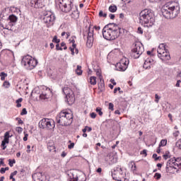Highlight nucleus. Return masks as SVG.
<instances>
[{"mask_svg":"<svg viewBox=\"0 0 181 181\" xmlns=\"http://www.w3.org/2000/svg\"><path fill=\"white\" fill-rule=\"evenodd\" d=\"M161 12L165 19H175L180 13V6L176 1H170L163 6Z\"/></svg>","mask_w":181,"mask_h":181,"instance_id":"nucleus-1","label":"nucleus"},{"mask_svg":"<svg viewBox=\"0 0 181 181\" xmlns=\"http://www.w3.org/2000/svg\"><path fill=\"white\" fill-rule=\"evenodd\" d=\"M121 33V28L115 23H110L103 29V36L106 40H115Z\"/></svg>","mask_w":181,"mask_h":181,"instance_id":"nucleus-2","label":"nucleus"},{"mask_svg":"<svg viewBox=\"0 0 181 181\" xmlns=\"http://www.w3.org/2000/svg\"><path fill=\"white\" fill-rule=\"evenodd\" d=\"M139 22L146 28H152L155 23L153 13L149 9H144L139 13Z\"/></svg>","mask_w":181,"mask_h":181,"instance_id":"nucleus-3","label":"nucleus"},{"mask_svg":"<svg viewBox=\"0 0 181 181\" xmlns=\"http://www.w3.org/2000/svg\"><path fill=\"white\" fill-rule=\"evenodd\" d=\"M56 121L62 127H69V125L73 124V115L63 110L57 115Z\"/></svg>","mask_w":181,"mask_h":181,"instance_id":"nucleus-4","label":"nucleus"},{"mask_svg":"<svg viewBox=\"0 0 181 181\" xmlns=\"http://www.w3.org/2000/svg\"><path fill=\"white\" fill-rule=\"evenodd\" d=\"M158 57L163 62V63H166L170 60V54L169 53V50L166 49V45L160 44L158 48L157 49Z\"/></svg>","mask_w":181,"mask_h":181,"instance_id":"nucleus-5","label":"nucleus"},{"mask_svg":"<svg viewBox=\"0 0 181 181\" xmlns=\"http://www.w3.org/2000/svg\"><path fill=\"white\" fill-rule=\"evenodd\" d=\"M37 59L28 54L23 57L21 61L22 66H24L27 70H33L37 66Z\"/></svg>","mask_w":181,"mask_h":181,"instance_id":"nucleus-6","label":"nucleus"},{"mask_svg":"<svg viewBox=\"0 0 181 181\" xmlns=\"http://www.w3.org/2000/svg\"><path fill=\"white\" fill-rule=\"evenodd\" d=\"M42 16V22L46 24L47 28H50V26L54 25L56 16L52 11H45Z\"/></svg>","mask_w":181,"mask_h":181,"instance_id":"nucleus-7","label":"nucleus"},{"mask_svg":"<svg viewBox=\"0 0 181 181\" xmlns=\"http://www.w3.org/2000/svg\"><path fill=\"white\" fill-rule=\"evenodd\" d=\"M39 127L42 129H45V128L47 129H54L56 124L52 119L44 118L39 122Z\"/></svg>","mask_w":181,"mask_h":181,"instance_id":"nucleus-8","label":"nucleus"},{"mask_svg":"<svg viewBox=\"0 0 181 181\" xmlns=\"http://www.w3.org/2000/svg\"><path fill=\"white\" fill-rule=\"evenodd\" d=\"M59 4L62 12H70L73 9V0H59Z\"/></svg>","mask_w":181,"mask_h":181,"instance_id":"nucleus-9","label":"nucleus"},{"mask_svg":"<svg viewBox=\"0 0 181 181\" xmlns=\"http://www.w3.org/2000/svg\"><path fill=\"white\" fill-rule=\"evenodd\" d=\"M144 51L145 49L144 48V45L139 42H137L134 45L133 49H132V56H133L134 59H139Z\"/></svg>","mask_w":181,"mask_h":181,"instance_id":"nucleus-10","label":"nucleus"},{"mask_svg":"<svg viewBox=\"0 0 181 181\" xmlns=\"http://www.w3.org/2000/svg\"><path fill=\"white\" fill-rule=\"evenodd\" d=\"M129 64V59L127 57H123L119 62L116 64V70H118L119 71H125V70L128 69Z\"/></svg>","mask_w":181,"mask_h":181,"instance_id":"nucleus-11","label":"nucleus"},{"mask_svg":"<svg viewBox=\"0 0 181 181\" xmlns=\"http://www.w3.org/2000/svg\"><path fill=\"white\" fill-rule=\"evenodd\" d=\"M63 93L65 94L68 103H74V101H76V98H74V92H73L71 88L65 87L63 88Z\"/></svg>","mask_w":181,"mask_h":181,"instance_id":"nucleus-12","label":"nucleus"},{"mask_svg":"<svg viewBox=\"0 0 181 181\" xmlns=\"http://www.w3.org/2000/svg\"><path fill=\"white\" fill-rule=\"evenodd\" d=\"M124 171H122L121 167L115 168L113 172H112V177H113L115 180H118V179H121L124 177Z\"/></svg>","mask_w":181,"mask_h":181,"instance_id":"nucleus-13","label":"nucleus"},{"mask_svg":"<svg viewBox=\"0 0 181 181\" xmlns=\"http://www.w3.org/2000/svg\"><path fill=\"white\" fill-rule=\"evenodd\" d=\"M94 43V30L89 28V32L88 33V37L86 40V46L89 49L93 47Z\"/></svg>","mask_w":181,"mask_h":181,"instance_id":"nucleus-14","label":"nucleus"},{"mask_svg":"<svg viewBox=\"0 0 181 181\" xmlns=\"http://www.w3.org/2000/svg\"><path fill=\"white\" fill-rule=\"evenodd\" d=\"M50 95H52V90L45 87V90L40 95V100H48V98H50Z\"/></svg>","mask_w":181,"mask_h":181,"instance_id":"nucleus-15","label":"nucleus"},{"mask_svg":"<svg viewBox=\"0 0 181 181\" xmlns=\"http://www.w3.org/2000/svg\"><path fill=\"white\" fill-rule=\"evenodd\" d=\"M32 177L34 181H46V175L42 173H35Z\"/></svg>","mask_w":181,"mask_h":181,"instance_id":"nucleus-16","label":"nucleus"},{"mask_svg":"<svg viewBox=\"0 0 181 181\" xmlns=\"http://www.w3.org/2000/svg\"><path fill=\"white\" fill-rule=\"evenodd\" d=\"M31 4L35 8H42L45 6V0H32Z\"/></svg>","mask_w":181,"mask_h":181,"instance_id":"nucleus-17","label":"nucleus"},{"mask_svg":"<svg viewBox=\"0 0 181 181\" xmlns=\"http://www.w3.org/2000/svg\"><path fill=\"white\" fill-rule=\"evenodd\" d=\"M175 162H176V160H175V157L168 160L165 168L167 173H169V169L170 168L175 169Z\"/></svg>","mask_w":181,"mask_h":181,"instance_id":"nucleus-18","label":"nucleus"},{"mask_svg":"<svg viewBox=\"0 0 181 181\" xmlns=\"http://www.w3.org/2000/svg\"><path fill=\"white\" fill-rule=\"evenodd\" d=\"M152 64H153V59L151 58H148L147 59L145 60L143 67L146 70H149V69H151V66Z\"/></svg>","mask_w":181,"mask_h":181,"instance_id":"nucleus-19","label":"nucleus"},{"mask_svg":"<svg viewBox=\"0 0 181 181\" xmlns=\"http://www.w3.org/2000/svg\"><path fill=\"white\" fill-rule=\"evenodd\" d=\"M47 149L49 152H56V147L54 146V142L49 141L47 143Z\"/></svg>","mask_w":181,"mask_h":181,"instance_id":"nucleus-20","label":"nucleus"},{"mask_svg":"<svg viewBox=\"0 0 181 181\" xmlns=\"http://www.w3.org/2000/svg\"><path fill=\"white\" fill-rule=\"evenodd\" d=\"M8 19L10 21V22L8 23L10 26H13L16 21H18V17H16V16L15 15H11V16H9Z\"/></svg>","mask_w":181,"mask_h":181,"instance_id":"nucleus-21","label":"nucleus"},{"mask_svg":"<svg viewBox=\"0 0 181 181\" xmlns=\"http://www.w3.org/2000/svg\"><path fill=\"white\" fill-rule=\"evenodd\" d=\"M175 169H181V158H175Z\"/></svg>","mask_w":181,"mask_h":181,"instance_id":"nucleus-22","label":"nucleus"},{"mask_svg":"<svg viewBox=\"0 0 181 181\" xmlns=\"http://www.w3.org/2000/svg\"><path fill=\"white\" fill-rule=\"evenodd\" d=\"M71 18L74 19H78L80 18V12H78V10L76 8L71 15Z\"/></svg>","mask_w":181,"mask_h":181,"instance_id":"nucleus-23","label":"nucleus"},{"mask_svg":"<svg viewBox=\"0 0 181 181\" xmlns=\"http://www.w3.org/2000/svg\"><path fill=\"white\" fill-rule=\"evenodd\" d=\"M6 144H9V139L4 137V140L1 141V146H3V151L6 149Z\"/></svg>","mask_w":181,"mask_h":181,"instance_id":"nucleus-24","label":"nucleus"},{"mask_svg":"<svg viewBox=\"0 0 181 181\" xmlns=\"http://www.w3.org/2000/svg\"><path fill=\"white\" fill-rule=\"evenodd\" d=\"M89 83L92 86H95V84H97V77H95V76H90V78H89Z\"/></svg>","mask_w":181,"mask_h":181,"instance_id":"nucleus-25","label":"nucleus"},{"mask_svg":"<svg viewBox=\"0 0 181 181\" xmlns=\"http://www.w3.org/2000/svg\"><path fill=\"white\" fill-rule=\"evenodd\" d=\"M129 166H130L132 172H135V170H136V165L134 161L130 162L129 163Z\"/></svg>","mask_w":181,"mask_h":181,"instance_id":"nucleus-26","label":"nucleus"},{"mask_svg":"<svg viewBox=\"0 0 181 181\" xmlns=\"http://www.w3.org/2000/svg\"><path fill=\"white\" fill-rule=\"evenodd\" d=\"M76 73L78 76H81L83 74V70H81V66L78 65L76 69Z\"/></svg>","mask_w":181,"mask_h":181,"instance_id":"nucleus-27","label":"nucleus"},{"mask_svg":"<svg viewBox=\"0 0 181 181\" xmlns=\"http://www.w3.org/2000/svg\"><path fill=\"white\" fill-rule=\"evenodd\" d=\"M117 6H110L109 7V11L112 12V13H114L115 12H117Z\"/></svg>","mask_w":181,"mask_h":181,"instance_id":"nucleus-28","label":"nucleus"},{"mask_svg":"<svg viewBox=\"0 0 181 181\" xmlns=\"http://www.w3.org/2000/svg\"><path fill=\"white\" fill-rule=\"evenodd\" d=\"M70 181H78V176L76 173H72V177Z\"/></svg>","mask_w":181,"mask_h":181,"instance_id":"nucleus-29","label":"nucleus"},{"mask_svg":"<svg viewBox=\"0 0 181 181\" xmlns=\"http://www.w3.org/2000/svg\"><path fill=\"white\" fill-rule=\"evenodd\" d=\"M166 144H168V140L162 139L159 144V146H166Z\"/></svg>","mask_w":181,"mask_h":181,"instance_id":"nucleus-30","label":"nucleus"},{"mask_svg":"<svg viewBox=\"0 0 181 181\" xmlns=\"http://www.w3.org/2000/svg\"><path fill=\"white\" fill-rule=\"evenodd\" d=\"M100 83L99 84V88L100 90H104V88L105 87V84L104 83V80L100 79Z\"/></svg>","mask_w":181,"mask_h":181,"instance_id":"nucleus-31","label":"nucleus"},{"mask_svg":"<svg viewBox=\"0 0 181 181\" xmlns=\"http://www.w3.org/2000/svg\"><path fill=\"white\" fill-rule=\"evenodd\" d=\"M96 112H98V115H100V117H103V110L101 109V107H98L96 108L95 110Z\"/></svg>","mask_w":181,"mask_h":181,"instance_id":"nucleus-32","label":"nucleus"},{"mask_svg":"<svg viewBox=\"0 0 181 181\" xmlns=\"http://www.w3.org/2000/svg\"><path fill=\"white\" fill-rule=\"evenodd\" d=\"M99 16L100 18H107V13H104V11H100Z\"/></svg>","mask_w":181,"mask_h":181,"instance_id":"nucleus-33","label":"nucleus"},{"mask_svg":"<svg viewBox=\"0 0 181 181\" xmlns=\"http://www.w3.org/2000/svg\"><path fill=\"white\" fill-rule=\"evenodd\" d=\"M8 76V74H6L5 72H1L0 74V76H1V80L2 81H4V80H5V77H6Z\"/></svg>","mask_w":181,"mask_h":181,"instance_id":"nucleus-34","label":"nucleus"},{"mask_svg":"<svg viewBox=\"0 0 181 181\" xmlns=\"http://www.w3.org/2000/svg\"><path fill=\"white\" fill-rule=\"evenodd\" d=\"M13 163H16V160H15V159L13 160H8V165L11 168H12L13 166Z\"/></svg>","mask_w":181,"mask_h":181,"instance_id":"nucleus-35","label":"nucleus"},{"mask_svg":"<svg viewBox=\"0 0 181 181\" xmlns=\"http://www.w3.org/2000/svg\"><path fill=\"white\" fill-rule=\"evenodd\" d=\"M96 75L99 77L100 80L103 79V76H101V70L97 69L96 70Z\"/></svg>","mask_w":181,"mask_h":181,"instance_id":"nucleus-36","label":"nucleus"},{"mask_svg":"<svg viewBox=\"0 0 181 181\" xmlns=\"http://www.w3.org/2000/svg\"><path fill=\"white\" fill-rule=\"evenodd\" d=\"M10 86H11V83H9V82L8 81H4L3 83V87H4L5 88H9Z\"/></svg>","mask_w":181,"mask_h":181,"instance_id":"nucleus-37","label":"nucleus"},{"mask_svg":"<svg viewBox=\"0 0 181 181\" xmlns=\"http://www.w3.org/2000/svg\"><path fill=\"white\" fill-rule=\"evenodd\" d=\"M52 42H54V43H60V39H57V36H54V38H53V40H52Z\"/></svg>","mask_w":181,"mask_h":181,"instance_id":"nucleus-38","label":"nucleus"},{"mask_svg":"<svg viewBox=\"0 0 181 181\" xmlns=\"http://www.w3.org/2000/svg\"><path fill=\"white\" fill-rule=\"evenodd\" d=\"M175 145L178 149L181 150V139L176 142Z\"/></svg>","mask_w":181,"mask_h":181,"instance_id":"nucleus-39","label":"nucleus"},{"mask_svg":"<svg viewBox=\"0 0 181 181\" xmlns=\"http://www.w3.org/2000/svg\"><path fill=\"white\" fill-rule=\"evenodd\" d=\"M154 177H156V179H157V180H159V179H160V177H162V175H160V173H156L154 175Z\"/></svg>","mask_w":181,"mask_h":181,"instance_id":"nucleus-40","label":"nucleus"},{"mask_svg":"<svg viewBox=\"0 0 181 181\" xmlns=\"http://www.w3.org/2000/svg\"><path fill=\"white\" fill-rule=\"evenodd\" d=\"M4 138H7V139H9V138H12V136L9 134V132H6L4 134Z\"/></svg>","mask_w":181,"mask_h":181,"instance_id":"nucleus-41","label":"nucleus"},{"mask_svg":"<svg viewBox=\"0 0 181 181\" xmlns=\"http://www.w3.org/2000/svg\"><path fill=\"white\" fill-rule=\"evenodd\" d=\"M155 103H156L158 104V103H159V100H160V96L158 95V94L155 95Z\"/></svg>","mask_w":181,"mask_h":181,"instance_id":"nucleus-42","label":"nucleus"},{"mask_svg":"<svg viewBox=\"0 0 181 181\" xmlns=\"http://www.w3.org/2000/svg\"><path fill=\"white\" fill-rule=\"evenodd\" d=\"M26 114H28V111L26 110V108H23L21 112V115H26Z\"/></svg>","mask_w":181,"mask_h":181,"instance_id":"nucleus-43","label":"nucleus"},{"mask_svg":"<svg viewBox=\"0 0 181 181\" xmlns=\"http://www.w3.org/2000/svg\"><path fill=\"white\" fill-rule=\"evenodd\" d=\"M76 47H77V45L74 44V45H72V47H69V50H71V52H74V49H76Z\"/></svg>","mask_w":181,"mask_h":181,"instance_id":"nucleus-44","label":"nucleus"},{"mask_svg":"<svg viewBox=\"0 0 181 181\" xmlns=\"http://www.w3.org/2000/svg\"><path fill=\"white\" fill-rule=\"evenodd\" d=\"M109 110H111V111H114V104H112V103H109Z\"/></svg>","mask_w":181,"mask_h":181,"instance_id":"nucleus-45","label":"nucleus"},{"mask_svg":"<svg viewBox=\"0 0 181 181\" xmlns=\"http://www.w3.org/2000/svg\"><path fill=\"white\" fill-rule=\"evenodd\" d=\"M16 131L18 132V134H21L22 131H23V129L22 127H16Z\"/></svg>","mask_w":181,"mask_h":181,"instance_id":"nucleus-46","label":"nucleus"},{"mask_svg":"<svg viewBox=\"0 0 181 181\" xmlns=\"http://www.w3.org/2000/svg\"><path fill=\"white\" fill-rule=\"evenodd\" d=\"M137 33H140V35H142V33H144V30H142V28H141V27L138 28Z\"/></svg>","mask_w":181,"mask_h":181,"instance_id":"nucleus-47","label":"nucleus"},{"mask_svg":"<svg viewBox=\"0 0 181 181\" xmlns=\"http://www.w3.org/2000/svg\"><path fill=\"white\" fill-rule=\"evenodd\" d=\"M61 47H64V50H67V46L64 42L61 43Z\"/></svg>","mask_w":181,"mask_h":181,"instance_id":"nucleus-48","label":"nucleus"},{"mask_svg":"<svg viewBox=\"0 0 181 181\" xmlns=\"http://www.w3.org/2000/svg\"><path fill=\"white\" fill-rule=\"evenodd\" d=\"M16 121H18V124H23V121L20 118V117H17L16 118Z\"/></svg>","mask_w":181,"mask_h":181,"instance_id":"nucleus-49","label":"nucleus"},{"mask_svg":"<svg viewBox=\"0 0 181 181\" xmlns=\"http://www.w3.org/2000/svg\"><path fill=\"white\" fill-rule=\"evenodd\" d=\"M56 49L57 50H63V48H62V47H60V45H59V43H58L56 45Z\"/></svg>","mask_w":181,"mask_h":181,"instance_id":"nucleus-50","label":"nucleus"},{"mask_svg":"<svg viewBox=\"0 0 181 181\" xmlns=\"http://www.w3.org/2000/svg\"><path fill=\"white\" fill-rule=\"evenodd\" d=\"M69 149H73V148H74V143H71L69 146H68Z\"/></svg>","mask_w":181,"mask_h":181,"instance_id":"nucleus-51","label":"nucleus"},{"mask_svg":"<svg viewBox=\"0 0 181 181\" xmlns=\"http://www.w3.org/2000/svg\"><path fill=\"white\" fill-rule=\"evenodd\" d=\"M95 117H97V114H95V112L90 113L91 118H93L94 119L95 118Z\"/></svg>","mask_w":181,"mask_h":181,"instance_id":"nucleus-52","label":"nucleus"},{"mask_svg":"<svg viewBox=\"0 0 181 181\" xmlns=\"http://www.w3.org/2000/svg\"><path fill=\"white\" fill-rule=\"evenodd\" d=\"M180 83H181L180 79H178L175 84V87H180Z\"/></svg>","mask_w":181,"mask_h":181,"instance_id":"nucleus-53","label":"nucleus"},{"mask_svg":"<svg viewBox=\"0 0 181 181\" xmlns=\"http://www.w3.org/2000/svg\"><path fill=\"white\" fill-rule=\"evenodd\" d=\"M28 136H29V134H25V136L23 137V141H24L25 142H26V141H28Z\"/></svg>","mask_w":181,"mask_h":181,"instance_id":"nucleus-54","label":"nucleus"},{"mask_svg":"<svg viewBox=\"0 0 181 181\" xmlns=\"http://www.w3.org/2000/svg\"><path fill=\"white\" fill-rule=\"evenodd\" d=\"M153 158L156 159V160H158L159 159V157H158V154H153Z\"/></svg>","mask_w":181,"mask_h":181,"instance_id":"nucleus-55","label":"nucleus"},{"mask_svg":"<svg viewBox=\"0 0 181 181\" xmlns=\"http://www.w3.org/2000/svg\"><path fill=\"white\" fill-rule=\"evenodd\" d=\"M109 18H110V19H115V15L114 14H109Z\"/></svg>","mask_w":181,"mask_h":181,"instance_id":"nucleus-56","label":"nucleus"},{"mask_svg":"<svg viewBox=\"0 0 181 181\" xmlns=\"http://www.w3.org/2000/svg\"><path fill=\"white\" fill-rule=\"evenodd\" d=\"M141 155H144L145 156H146V155H148L147 153H146V150H143L141 152Z\"/></svg>","mask_w":181,"mask_h":181,"instance_id":"nucleus-57","label":"nucleus"},{"mask_svg":"<svg viewBox=\"0 0 181 181\" xmlns=\"http://www.w3.org/2000/svg\"><path fill=\"white\" fill-rule=\"evenodd\" d=\"M22 101H23V99L22 98H18V99L16 101V103H22Z\"/></svg>","mask_w":181,"mask_h":181,"instance_id":"nucleus-58","label":"nucleus"},{"mask_svg":"<svg viewBox=\"0 0 181 181\" xmlns=\"http://www.w3.org/2000/svg\"><path fill=\"white\" fill-rule=\"evenodd\" d=\"M5 168H1L0 170V173H1L2 175H4V173H5Z\"/></svg>","mask_w":181,"mask_h":181,"instance_id":"nucleus-59","label":"nucleus"},{"mask_svg":"<svg viewBox=\"0 0 181 181\" xmlns=\"http://www.w3.org/2000/svg\"><path fill=\"white\" fill-rule=\"evenodd\" d=\"M27 153H30V145H28L27 146Z\"/></svg>","mask_w":181,"mask_h":181,"instance_id":"nucleus-60","label":"nucleus"},{"mask_svg":"<svg viewBox=\"0 0 181 181\" xmlns=\"http://www.w3.org/2000/svg\"><path fill=\"white\" fill-rule=\"evenodd\" d=\"M163 156V158L165 159V160L169 159V158H170V156H169L168 154H165Z\"/></svg>","mask_w":181,"mask_h":181,"instance_id":"nucleus-61","label":"nucleus"},{"mask_svg":"<svg viewBox=\"0 0 181 181\" xmlns=\"http://www.w3.org/2000/svg\"><path fill=\"white\" fill-rule=\"evenodd\" d=\"M96 172L98 173H101V172H103V169L101 168H98L97 170H96Z\"/></svg>","mask_w":181,"mask_h":181,"instance_id":"nucleus-62","label":"nucleus"},{"mask_svg":"<svg viewBox=\"0 0 181 181\" xmlns=\"http://www.w3.org/2000/svg\"><path fill=\"white\" fill-rule=\"evenodd\" d=\"M66 155H67V153L63 151V152L62 153V154H61V156H62V158H65V156H66Z\"/></svg>","mask_w":181,"mask_h":181,"instance_id":"nucleus-63","label":"nucleus"},{"mask_svg":"<svg viewBox=\"0 0 181 181\" xmlns=\"http://www.w3.org/2000/svg\"><path fill=\"white\" fill-rule=\"evenodd\" d=\"M177 78H178V80H180V78H181V72H180L177 74Z\"/></svg>","mask_w":181,"mask_h":181,"instance_id":"nucleus-64","label":"nucleus"}]
</instances>
